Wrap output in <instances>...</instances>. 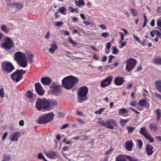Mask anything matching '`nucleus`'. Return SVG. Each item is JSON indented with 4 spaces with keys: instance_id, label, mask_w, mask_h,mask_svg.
Wrapping results in <instances>:
<instances>
[{
    "instance_id": "6",
    "label": "nucleus",
    "mask_w": 161,
    "mask_h": 161,
    "mask_svg": "<svg viewBox=\"0 0 161 161\" xmlns=\"http://www.w3.org/2000/svg\"><path fill=\"white\" fill-rule=\"evenodd\" d=\"M1 46L5 49L9 50L14 46V44L10 38L6 37L3 38Z\"/></svg>"
},
{
    "instance_id": "10",
    "label": "nucleus",
    "mask_w": 161,
    "mask_h": 161,
    "mask_svg": "<svg viewBox=\"0 0 161 161\" xmlns=\"http://www.w3.org/2000/svg\"><path fill=\"white\" fill-rule=\"evenodd\" d=\"M140 133L149 141V142H152L154 141V139L151 136L149 133L144 128H141L140 130Z\"/></svg>"
},
{
    "instance_id": "7",
    "label": "nucleus",
    "mask_w": 161,
    "mask_h": 161,
    "mask_svg": "<svg viewBox=\"0 0 161 161\" xmlns=\"http://www.w3.org/2000/svg\"><path fill=\"white\" fill-rule=\"evenodd\" d=\"M2 68L4 72L7 73H11L14 69L12 63L8 61H4L1 63Z\"/></svg>"
},
{
    "instance_id": "16",
    "label": "nucleus",
    "mask_w": 161,
    "mask_h": 161,
    "mask_svg": "<svg viewBox=\"0 0 161 161\" xmlns=\"http://www.w3.org/2000/svg\"><path fill=\"white\" fill-rule=\"evenodd\" d=\"M124 79L123 77H117L115 78L114 83L117 86H120L122 85L124 82Z\"/></svg>"
},
{
    "instance_id": "49",
    "label": "nucleus",
    "mask_w": 161,
    "mask_h": 161,
    "mask_svg": "<svg viewBox=\"0 0 161 161\" xmlns=\"http://www.w3.org/2000/svg\"><path fill=\"white\" fill-rule=\"evenodd\" d=\"M130 11L132 12V14L134 16H136L137 15V12L134 9L131 8Z\"/></svg>"
},
{
    "instance_id": "3",
    "label": "nucleus",
    "mask_w": 161,
    "mask_h": 161,
    "mask_svg": "<svg viewBox=\"0 0 161 161\" xmlns=\"http://www.w3.org/2000/svg\"><path fill=\"white\" fill-rule=\"evenodd\" d=\"M88 88L86 86H83L79 88L78 91V100L80 103H82L87 99L86 96L88 92Z\"/></svg>"
},
{
    "instance_id": "43",
    "label": "nucleus",
    "mask_w": 161,
    "mask_h": 161,
    "mask_svg": "<svg viewBox=\"0 0 161 161\" xmlns=\"http://www.w3.org/2000/svg\"><path fill=\"white\" fill-rule=\"evenodd\" d=\"M128 122L127 120L121 119L120 120V123L121 125L124 127L125 125V123Z\"/></svg>"
},
{
    "instance_id": "21",
    "label": "nucleus",
    "mask_w": 161,
    "mask_h": 161,
    "mask_svg": "<svg viewBox=\"0 0 161 161\" xmlns=\"http://www.w3.org/2000/svg\"><path fill=\"white\" fill-rule=\"evenodd\" d=\"M120 30L123 31L124 32V33H123L122 32H119V33L120 36V40H124L125 36L128 33V32L125 29H121Z\"/></svg>"
},
{
    "instance_id": "35",
    "label": "nucleus",
    "mask_w": 161,
    "mask_h": 161,
    "mask_svg": "<svg viewBox=\"0 0 161 161\" xmlns=\"http://www.w3.org/2000/svg\"><path fill=\"white\" fill-rule=\"evenodd\" d=\"M154 62L157 64H161V58L157 57L155 58L154 60Z\"/></svg>"
},
{
    "instance_id": "59",
    "label": "nucleus",
    "mask_w": 161,
    "mask_h": 161,
    "mask_svg": "<svg viewBox=\"0 0 161 161\" xmlns=\"http://www.w3.org/2000/svg\"><path fill=\"white\" fill-rule=\"evenodd\" d=\"M154 94L156 97L160 99L161 100V95L158 94L156 92L154 93Z\"/></svg>"
},
{
    "instance_id": "48",
    "label": "nucleus",
    "mask_w": 161,
    "mask_h": 161,
    "mask_svg": "<svg viewBox=\"0 0 161 161\" xmlns=\"http://www.w3.org/2000/svg\"><path fill=\"white\" fill-rule=\"evenodd\" d=\"M55 25L57 26H60L62 25L63 23L62 21H56L55 22Z\"/></svg>"
},
{
    "instance_id": "47",
    "label": "nucleus",
    "mask_w": 161,
    "mask_h": 161,
    "mask_svg": "<svg viewBox=\"0 0 161 161\" xmlns=\"http://www.w3.org/2000/svg\"><path fill=\"white\" fill-rule=\"evenodd\" d=\"M69 42L70 43L73 44L74 45H77V44L75 42L73 41L71 38L70 37H69Z\"/></svg>"
},
{
    "instance_id": "64",
    "label": "nucleus",
    "mask_w": 161,
    "mask_h": 161,
    "mask_svg": "<svg viewBox=\"0 0 161 161\" xmlns=\"http://www.w3.org/2000/svg\"><path fill=\"white\" fill-rule=\"evenodd\" d=\"M157 12L158 13H160L161 12V7L158 6L157 7Z\"/></svg>"
},
{
    "instance_id": "39",
    "label": "nucleus",
    "mask_w": 161,
    "mask_h": 161,
    "mask_svg": "<svg viewBox=\"0 0 161 161\" xmlns=\"http://www.w3.org/2000/svg\"><path fill=\"white\" fill-rule=\"evenodd\" d=\"M26 97L29 98H31L33 96V94L30 91H28L26 93Z\"/></svg>"
},
{
    "instance_id": "25",
    "label": "nucleus",
    "mask_w": 161,
    "mask_h": 161,
    "mask_svg": "<svg viewBox=\"0 0 161 161\" xmlns=\"http://www.w3.org/2000/svg\"><path fill=\"white\" fill-rule=\"evenodd\" d=\"M155 84L156 86V88L161 92V80H157L155 81Z\"/></svg>"
},
{
    "instance_id": "20",
    "label": "nucleus",
    "mask_w": 161,
    "mask_h": 161,
    "mask_svg": "<svg viewBox=\"0 0 161 161\" xmlns=\"http://www.w3.org/2000/svg\"><path fill=\"white\" fill-rule=\"evenodd\" d=\"M125 148L128 151H130L132 150L133 147V142L131 141H128L125 143Z\"/></svg>"
},
{
    "instance_id": "19",
    "label": "nucleus",
    "mask_w": 161,
    "mask_h": 161,
    "mask_svg": "<svg viewBox=\"0 0 161 161\" xmlns=\"http://www.w3.org/2000/svg\"><path fill=\"white\" fill-rule=\"evenodd\" d=\"M57 48L58 46L56 43H54L53 44H50V47L49 49V51L52 53H53Z\"/></svg>"
},
{
    "instance_id": "60",
    "label": "nucleus",
    "mask_w": 161,
    "mask_h": 161,
    "mask_svg": "<svg viewBox=\"0 0 161 161\" xmlns=\"http://www.w3.org/2000/svg\"><path fill=\"white\" fill-rule=\"evenodd\" d=\"M111 46V43L110 42H107L106 46V48L109 50L110 47Z\"/></svg>"
},
{
    "instance_id": "63",
    "label": "nucleus",
    "mask_w": 161,
    "mask_h": 161,
    "mask_svg": "<svg viewBox=\"0 0 161 161\" xmlns=\"http://www.w3.org/2000/svg\"><path fill=\"white\" fill-rule=\"evenodd\" d=\"M19 125L20 126H23L24 125V121L23 120H21L19 123Z\"/></svg>"
},
{
    "instance_id": "1",
    "label": "nucleus",
    "mask_w": 161,
    "mask_h": 161,
    "mask_svg": "<svg viewBox=\"0 0 161 161\" xmlns=\"http://www.w3.org/2000/svg\"><path fill=\"white\" fill-rule=\"evenodd\" d=\"M77 78L72 76H68L64 78L62 80V84L64 87L67 89L72 88L78 82Z\"/></svg>"
},
{
    "instance_id": "30",
    "label": "nucleus",
    "mask_w": 161,
    "mask_h": 161,
    "mask_svg": "<svg viewBox=\"0 0 161 161\" xmlns=\"http://www.w3.org/2000/svg\"><path fill=\"white\" fill-rule=\"evenodd\" d=\"M12 5L19 9L22 8L23 7L22 4H19L18 3H13Z\"/></svg>"
},
{
    "instance_id": "27",
    "label": "nucleus",
    "mask_w": 161,
    "mask_h": 161,
    "mask_svg": "<svg viewBox=\"0 0 161 161\" xmlns=\"http://www.w3.org/2000/svg\"><path fill=\"white\" fill-rule=\"evenodd\" d=\"M1 29L6 34L9 32V29L5 25H3L1 28Z\"/></svg>"
},
{
    "instance_id": "50",
    "label": "nucleus",
    "mask_w": 161,
    "mask_h": 161,
    "mask_svg": "<svg viewBox=\"0 0 161 161\" xmlns=\"http://www.w3.org/2000/svg\"><path fill=\"white\" fill-rule=\"evenodd\" d=\"M4 92L3 88H1L0 89V97H3L4 96Z\"/></svg>"
},
{
    "instance_id": "57",
    "label": "nucleus",
    "mask_w": 161,
    "mask_h": 161,
    "mask_svg": "<svg viewBox=\"0 0 161 161\" xmlns=\"http://www.w3.org/2000/svg\"><path fill=\"white\" fill-rule=\"evenodd\" d=\"M114 57L113 56V55H110L109 57L108 58V63H110L111 62V61L112 60V59L113 58H114Z\"/></svg>"
},
{
    "instance_id": "17",
    "label": "nucleus",
    "mask_w": 161,
    "mask_h": 161,
    "mask_svg": "<svg viewBox=\"0 0 161 161\" xmlns=\"http://www.w3.org/2000/svg\"><path fill=\"white\" fill-rule=\"evenodd\" d=\"M41 82L43 84L48 85L51 83L52 80L50 78L43 77L41 79Z\"/></svg>"
},
{
    "instance_id": "44",
    "label": "nucleus",
    "mask_w": 161,
    "mask_h": 161,
    "mask_svg": "<svg viewBox=\"0 0 161 161\" xmlns=\"http://www.w3.org/2000/svg\"><path fill=\"white\" fill-rule=\"evenodd\" d=\"M137 142L138 143V147L139 149L142 148V141L141 140H137Z\"/></svg>"
},
{
    "instance_id": "11",
    "label": "nucleus",
    "mask_w": 161,
    "mask_h": 161,
    "mask_svg": "<svg viewBox=\"0 0 161 161\" xmlns=\"http://www.w3.org/2000/svg\"><path fill=\"white\" fill-rule=\"evenodd\" d=\"M113 77L111 75L108 76L104 80L102 81L101 86L102 87H104L109 85L111 82Z\"/></svg>"
},
{
    "instance_id": "53",
    "label": "nucleus",
    "mask_w": 161,
    "mask_h": 161,
    "mask_svg": "<svg viewBox=\"0 0 161 161\" xmlns=\"http://www.w3.org/2000/svg\"><path fill=\"white\" fill-rule=\"evenodd\" d=\"M136 102L134 101H131L130 103V105L131 106H132L133 107L135 106H136Z\"/></svg>"
},
{
    "instance_id": "9",
    "label": "nucleus",
    "mask_w": 161,
    "mask_h": 161,
    "mask_svg": "<svg viewBox=\"0 0 161 161\" xmlns=\"http://www.w3.org/2000/svg\"><path fill=\"white\" fill-rule=\"evenodd\" d=\"M126 69L129 72L134 68L136 65V61L135 59L131 58L126 60Z\"/></svg>"
},
{
    "instance_id": "15",
    "label": "nucleus",
    "mask_w": 161,
    "mask_h": 161,
    "mask_svg": "<svg viewBox=\"0 0 161 161\" xmlns=\"http://www.w3.org/2000/svg\"><path fill=\"white\" fill-rule=\"evenodd\" d=\"M45 154L47 157L51 159H55L57 157V153L53 151L46 152Z\"/></svg>"
},
{
    "instance_id": "29",
    "label": "nucleus",
    "mask_w": 161,
    "mask_h": 161,
    "mask_svg": "<svg viewBox=\"0 0 161 161\" xmlns=\"http://www.w3.org/2000/svg\"><path fill=\"white\" fill-rule=\"evenodd\" d=\"M49 104L50 105V107L48 109V110H50L51 109L52 107L57 105L58 104V103L55 100H53L51 101L50 103L49 102Z\"/></svg>"
},
{
    "instance_id": "46",
    "label": "nucleus",
    "mask_w": 161,
    "mask_h": 161,
    "mask_svg": "<svg viewBox=\"0 0 161 161\" xmlns=\"http://www.w3.org/2000/svg\"><path fill=\"white\" fill-rule=\"evenodd\" d=\"M157 25L158 26L161 27V17H159L157 19Z\"/></svg>"
},
{
    "instance_id": "41",
    "label": "nucleus",
    "mask_w": 161,
    "mask_h": 161,
    "mask_svg": "<svg viewBox=\"0 0 161 161\" xmlns=\"http://www.w3.org/2000/svg\"><path fill=\"white\" fill-rule=\"evenodd\" d=\"M126 127L128 130V132L129 133H131L135 129L134 127L130 126H126Z\"/></svg>"
},
{
    "instance_id": "36",
    "label": "nucleus",
    "mask_w": 161,
    "mask_h": 161,
    "mask_svg": "<svg viewBox=\"0 0 161 161\" xmlns=\"http://www.w3.org/2000/svg\"><path fill=\"white\" fill-rule=\"evenodd\" d=\"M150 127L151 130H154L156 131L158 130V127L155 124H150Z\"/></svg>"
},
{
    "instance_id": "23",
    "label": "nucleus",
    "mask_w": 161,
    "mask_h": 161,
    "mask_svg": "<svg viewBox=\"0 0 161 161\" xmlns=\"http://www.w3.org/2000/svg\"><path fill=\"white\" fill-rule=\"evenodd\" d=\"M26 58L28 59L30 63H32L34 61V56L31 53H26Z\"/></svg>"
},
{
    "instance_id": "24",
    "label": "nucleus",
    "mask_w": 161,
    "mask_h": 161,
    "mask_svg": "<svg viewBox=\"0 0 161 161\" xmlns=\"http://www.w3.org/2000/svg\"><path fill=\"white\" fill-rule=\"evenodd\" d=\"M37 122L39 124H46L44 115L39 116L36 120Z\"/></svg>"
},
{
    "instance_id": "13",
    "label": "nucleus",
    "mask_w": 161,
    "mask_h": 161,
    "mask_svg": "<svg viewBox=\"0 0 161 161\" xmlns=\"http://www.w3.org/2000/svg\"><path fill=\"white\" fill-rule=\"evenodd\" d=\"M21 133L19 132H16L11 134L9 136V139L11 141H17L21 136Z\"/></svg>"
},
{
    "instance_id": "34",
    "label": "nucleus",
    "mask_w": 161,
    "mask_h": 161,
    "mask_svg": "<svg viewBox=\"0 0 161 161\" xmlns=\"http://www.w3.org/2000/svg\"><path fill=\"white\" fill-rule=\"evenodd\" d=\"M69 9V10L72 13H78L79 12V11L78 8H74L73 7L69 6L68 7Z\"/></svg>"
},
{
    "instance_id": "51",
    "label": "nucleus",
    "mask_w": 161,
    "mask_h": 161,
    "mask_svg": "<svg viewBox=\"0 0 161 161\" xmlns=\"http://www.w3.org/2000/svg\"><path fill=\"white\" fill-rule=\"evenodd\" d=\"M118 50L116 48L114 47H113L112 53L114 54H115L118 53Z\"/></svg>"
},
{
    "instance_id": "22",
    "label": "nucleus",
    "mask_w": 161,
    "mask_h": 161,
    "mask_svg": "<svg viewBox=\"0 0 161 161\" xmlns=\"http://www.w3.org/2000/svg\"><path fill=\"white\" fill-rule=\"evenodd\" d=\"M75 3L76 6L80 8L85 5V3L83 0H75Z\"/></svg>"
},
{
    "instance_id": "37",
    "label": "nucleus",
    "mask_w": 161,
    "mask_h": 161,
    "mask_svg": "<svg viewBox=\"0 0 161 161\" xmlns=\"http://www.w3.org/2000/svg\"><path fill=\"white\" fill-rule=\"evenodd\" d=\"M126 110L125 108H122L119 110L118 111V114L121 115L122 114H125L126 113Z\"/></svg>"
},
{
    "instance_id": "4",
    "label": "nucleus",
    "mask_w": 161,
    "mask_h": 161,
    "mask_svg": "<svg viewBox=\"0 0 161 161\" xmlns=\"http://www.w3.org/2000/svg\"><path fill=\"white\" fill-rule=\"evenodd\" d=\"M35 104L36 108L38 111L43 109L48 110L50 107L49 102L46 99L37 98Z\"/></svg>"
},
{
    "instance_id": "26",
    "label": "nucleus",
    "mask_w": 161,
    "mask_h": 161,
    "mask_svg": "<svg viewBox=\"0 0 161 161\" xmlns=\"http://www.w3.org/2000/svg\"><path fill=\"white\" fill-rule=\"evenodd\" d=\"M126 156L128 155H119L116 159V161H125L127 158Z\"/></svg>"
},
{
    "instance_id": "14",
    "label": "nucleus",
    "mask_w": 161,
    "mask_h": 161,
    "mask_svg": "<svg viewBox=\"0 0 161 161\" xmlns=\"http://www.w3.org/2000/svg\"><path fill=\"white\" fill-rule=\"evenodd\" d=\"M44 117L45 119L46 123L50 122L52 121L54 116V115L53 113H49L46 114L44 115Z\"/></svg>"
},
{
    "instance_id": "40",
    "label": "nucleus",
    "mask_w": 161,
    "mask_h": 161,
    "mask_svg": "<svg viewBox=\"0 0 161 161\" xmlns=\"http://www.w3.org/2000/svg\"><path fill=\"white\" fill-rule=\"evenodd\" d=\"M105 109V108H100L98 110L96 111L95 113L96 114H101L102 112Z\"/></svg>"
},
{
    "instance_id": "61",
    "label": "nucleus",
    "mask_w": 161,
    "mask_h": 161,
    "mask_svg": "<svg viewBox=\"0 0 161 161\" xmlns=\"http://www.w3.org/2000/svg\"><path fill=\"white\" fill-rule=\"evenodd\" d=\"M69 148V147L68 146H66L62 148V150L64 151H68Z\"/></svg>"
},
{
    "instance_id": "54",
    "label": "nucleus",
    "mask_w": 161,
    "mask_h": 161,
    "mask_svg": "<svg viewBox=\"0 0 161 161\" xmlns=\"http://www.w3.org/2000/svg\"><path fill=\"white\" fill-rule=\"evenodd\" d=\"M50 36V33L49 31H48L46 35L45 36V37L47 39H48L49 38Z\"/></svg>"
},
{
    "instance_id": "58",
    "label": "nucleus",
    "mask_w": 161,
    "mask_h": 161,
    "mask_svg": "<svg viewBox=\"0 0 161 161\" xmlns=\"http://www.w3.org/2000/svg\"><path fill=\"white\" fill-rule=\"evenodd\" d=\"M108 35V33L107 32H103L101 34L102 36L103 37H106Z\"/></svg>"
},
{
    "instance_id": "18",
    "label": "nucleus",
    "mask_w": 161,
    "mask_h": 161,
    "mask_svg": "<svg viewBox=\"0 0 161 161\" xmlns=\"http://www.w3.org/2000/svg\"><path fill=\"white\" fill-rule=\"evenodd\" d=\"M153 147L149 144H147L146 146V149L147 154L148 155H151L153 152Z\"/></svg>"
},
{
    "instance_id": "62",
    "label": "nucleus",
    "mask_w": 161,
    "mask_h": 161,
    "mask_svg": "<svg viewBox=\"0 0 161 161\" xmlns=\"http://www.w3.org/2000/svg\"><path fill=\"white\" fill-rule=\"evenodd\" d=\"M155 34L158 37H160L161 36V33L156 30H155Z\"/></svg>"
},
{
    "instance_id": "56",
    "label": "nucleus",
    "mask_w": 161,
    "mask_h": 161,
    "mask_svg": "<svg viewBox=\"0 0 161 161\" xmlns=\"http://www.w3.org/2000/svg\"><path fill=\"white\" fill-rule=\"evenodd\" d=\"M113 151V149H110L109 150H108V151H106L105 153V155H108L110 153H111L112 151Z\"/></svg>"
},
{
    "instance_id": "28",
    "label": "nucleus",
    "mask_w": 161,
    "mask_h": 161,
    "mask_svg": "<svg viewBox=\"0 0 161 161\" xmlns=\"http://www.w3.org/2000/svg\"><path fill=\"white\" fill-rule=\"evenodd\" d=\"M61 89L58 86H55L54 87V89L53 90V92L56 95L59 94L60 92H61Z\"/></svg>"
},
{
    "instance_id": "8",
    "label": "nucleus",
    "mask_w": 161,
    "mask_h": 161,
    "mask_svg": "<svg viewBox=\"0 0 161 161\" xmlns=\"http://www.w3.org/2000/svg\"><path fill=\"white\" fill-rule=\"evenodd\" d=\"M25 71L22 69L17 70L11 74L10 77L13 80L18 82L22 78V75L25 73Z\"/></svg>"
},
{
    "instance_id": "12",
    "label": "nucleus",
    "mask_w": 161,
    "mask_h": 161,
    "mask_svg": "<svg viewBox=\"0 0 161 161\" xmlns=\"http://www.w3.org/2000/svg\"><path fill=\"white\" fill-rule=\"evenodd\" d=\"M35 87L36 90L38 95L42 96L44 94V90L43 89L40 83H36L35 84Z\"/></svg>"
},
{
    "instance_id": "45",
    "label": "nucleus",
    "mask_w": 161,
    "mask_h": 161,
    "mask_svg": "<svg viewBox=\"0 0 161 161\" xmlns=\"http://www.w3.org/2000/svg\"><path fill=\"white\" fill-rule=\"evenodd\" d=\"M37 156L39 159L42 158L45 161H47L44 157L43 156V155L41 153H39Z\"/></svg>"
},
{
    "instance_id": "5",
    "label": "nucleus",
    "mask_w": 161,
    "mask_h": 161,
    "mask_svg": "<svg viewBox=\"0 0 161 161\" xmlns=\"http://www.w3.org/2000/svg\"><path fill=\"white\" fill-rule=\"evenodd\" d=\"M97 122L100 125H103L108 129H114V127L117 125L116 122L112 119H108L105 121L101 120L100 119Z\"/></svg>"
},
{
    "instance_id": "2",
    "label": "nucleus",
    "mask_w": 161,
    "mask_h": 161,
    "mask_svg": "<svg viewBox=\"0 0 161 161\" xmlns=\"http://www.w3.org/2000/svg\"><path fill=\"white\" fill-rule=\"evenodd\" d=\"M26 53L17 52L14 54V58L21 67L25 68L27 65Z\"/></svg>"
},
{
    "instance_id": "55",
    "label": "nucleus",
    "mask_w": 161,
    "mask_h": 161,
    "mask_svg": "<svg viewBox=\"0 0 161 161\" xmlns=\"http://www.w3.org/2000/svg\"><path fill=\"white\" fill-rule=\"evenodd\" d=\"M133 36L135 41L138 42L139 43H141L140 40H139V38L137 37V36H136L135 35H133Z\"/></svg>"
},
{
    "instance_id": "42",
    "label": "nucleus",
    "mask_w": 161,
    "mask_h": 161,
    "mask_svg": "<svg viewBox=\"0 0 161 161\" xmlns=\"http://www.w3.org/2000/svg\"><path fill=\"white\" fill-rule=\"evenodd\" d=\"M157 115V119L158 120H159L161 117V112L160 110L157 109L156 111Z\"/></svg>"
},
{
    "instance_id": "38",
    "label": "nucleus",
    "mask_w": 161,
    "mask_h": 161,
    "mask_svg": "<svg viewBox=\"0 0 161 161\" xmlns=\"http://www.w3.org/2000/svg\"><path fill=\"white\" fill-rule=\"evenodd\" d=\"M127 159L130 161H139L138 159L135 158L131 157L130 156H126Z\"/></svg>"
},
{
    "instance_id": "32",
    "label": "nucleus",
    "mask_w": 161,
    "mask_h": 161,
    "mask_svg": "<svg viewBox=\"0 0 161 161\" xmlns=\"http://www.w3.org/2000/svg\"><path fill=\"white\" fill-rule=\"evenodd\" d=\"M139 105L141 106L144 107L147 105V103L144 100H142L138 102Z\"/></svg>"
},
{
    "instance_id": "31",
    "label": "nucleus",
    "mask_w": 161,
    "mask_h": 161,
    "mask_svg": "<svg viewBox=\"0 0 161 161\" xmlns=\"http://www.w3.org/2000/svg\"><path fill=\"white\" fill-rule=\"evenodd\" d=\"M10 157L9 155L4 154L3 156V161H8L10 159Z\"/></svg>"
},
{
    "instance_id": "33",
    "label": "nucleus",
    "mask_w": 161,
    "mask_h": 161,
    "mask_svg": "<svg viewBox=\"0 0 161 161\" xmlns=\"http://www.w3.org/2000/svg\"><path fill=\"white\" fill-rule=\"evenodd\" d=\"M123 40H120L119 42V43L120 44V46H119V48H123L125 46L126 44V42H123Z\"/></svg>"
},
{
    "instance_id": "52",
    "label": "nucleus",
    "mask_w": 161,
    "mask_h": 161,
    "mask_svg": "<svg viewBox=\"0 0 161 161\" xmlns=\"http://www.w3.org/2000/svg\"><path fill=\"white\" fill-rule=\"evenodd\" d=\"M58 10L62 14L65 11V8L64 7H62L61 8H59L58 9Z\"/></svg>"
}]
</instances>
